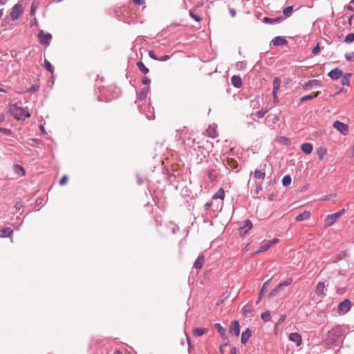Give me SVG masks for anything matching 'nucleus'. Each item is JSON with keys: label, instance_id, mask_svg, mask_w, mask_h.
<instances>
[{"label": "nucleus", "instance_id": "f257e3e1", "mask_svg": "<svg viewBox=\"0 0 354 354\" xmlns=\"http://www.w3.org/2000/svg\"><path fill=\"white\" fill-rule=\"evenodd\" d=\"M10 113L18 120H25L30 116L26 109L18 106L17 104H11L9 107Z\"/></svg>", "mask_w": 354, "mask_h": 354}, {"label": "nucleus", "instance_id": "f03ea898", "mask_svg": "<svg viewBox=\"0 0 354 354\" xmlns=\"http://www.w3.org/2000/svg\"><path fill=\"white\" fill-rule=\"evenodd\" d=\"M343 334L342 327L335 326L330 330L326 335V340L330 344H334Z\"/></svg>", "mask_w": 354, "mask_h": 354}, {"label": "nucleus", "instance_id": "7ed1b4c3", "mask_svg": "<svg viewBox=\"0 0 354 354\" xmlns=\"http://www.w3.org/2000/svg\"><path fill=\"white\" fill-rule=\"evenodd\" d=\"M344 212V209H342L336 213L327 215V216L325 218V225L330 226L333 224H334L337 221V219L342 215Z\"/></svg>", "mask_w": 354, "mask_h": 354}, {"label": "nucleus", "instance_id": "20e7f679", "mask_svg": "<svg viewBox=\"0 0 354 354\" xmlns=\"http://www.w3.org/2000/svg\"><path fill=\"white\" fill-rule=\"evenodd\" d=\"M24 8L21 4H15L10 12V18L12 21H15L19 18V16L22 14Z\"/></svg>", "mask_w": 354, "mask_h": 354}, {"label": "nucleus", "instance_id": "39448f33", "mask_svg": "<svg viewBox=\"0 0 354 354\" xmlns=\"http://www.w3.org/2000/svg\"><path fill=\"white\" fill-rule=\"evenodd\" d=\"M38 39L41 44L49 45L52 39V35L50 33H44L43 30H40L38 33Z\"/></svg>", "mask_w": 354, "mask_h": 354}, {"label": "nucleus", "instance_id": "423d86ee", "mask_svg": "<svg viewBox=\"0 0 354 354\" xmlns=\"http://www.w3.org/2000/svg\"><path fill=\"white\" fill-rule=\"evenodd\" d=\"M351 307V302L348 299H344L338 304V310L342 314L347 313L350 310Z\"/></svg>", "mask_w": 354, "mask_h": 354}, {"label": "nucleus", "instance_id": "0eeeda50", "mask_svg": "<svg viewBox=\"0 0 354 354\" xmlns=\"http://www.w3.org/2000/svg\"><path fill=\"white\" fill-rule=\"evenodd\" d=\"M333 127L339 131L342 135H346L348 133V127L347 124L338 120L334 122Z\"/></svg>", "mask_w": 354, "mask_h": 354}, {"label": "nucleus", "instance_id": "6e6552de", "mask_svg": "<svg viewBox=\"0 0 354 354\" xmlns=\"http://www.w3.org/2000/svg\"><path fill=\"white\" fill-rule=\"evenodd\" d=\"M289 340L296 344L297 346H299L302 342V338L298 333H292L289 335Z\"/></svg>", "mask_w": 354, "mask_h": 354}, {"label": "nucleus", "instance_id": "1a4fd4ad", "mask_svg": "<svg viewBox=\"0 0 354 354\" xmlns=\"http://www.w3.org/2000/svg\"><path fill=\"white\" fill-rule=\"evenodd\" d=\"M320 86V81L318 80H311L306 82L303 85V88L304 90H308L310 88H312L313 87H317Z\"/></svg>", "mask_w": 354, "mask_h": 354}, {"label": "nucleus", "instance_id": "9d476101", "mask_svg": "<svg viewBox=\"0 0 354 354\" xmlns=\"http://www.w3.org/2000/svg\"><path fill=\"white\" fill-rule=\"evenodd\" d=\"M252 227V223L250 220L245 221V224L243 226L239 228V232L241 235L246 234L248 231Z\"/></svg>", "mask_w": 354, "mask_h": 354}, {"label": "nucleus", "instance_id": "9b49d317", "mask_svg": "<svg viewBox=\"0 0 354 354\" xmlns=\"http://www.w3.org/2000/svg\"><path fill=\"white\" fill-rule=\"evenodd\" d=\"M328 77H330L332 80H338L342 75V71L338 68H335L330 71L328 74Z\"/></svg>", "mask_w": 354, "mask_h": 354}, {"label": "nucleus", "instance_id": "f8f14e48", "mask_svg": "<svg viewBox=\"0 0 354 354\" xmlns=\"http://www.w3.org/2000/svg\"><path fill=\"white\" fill-rule=\"evenodd\" d=\"M230 333H234L235 335L239 336L240 333L239 324L238 321H233L231 323L230 328Z\"/></svg>", "mask_w": 354, "mask_h": 354}, {"label": "nucleus", "instance_id": "ddd939ff", "mask_svg": "<svg viewBox=\"0 0 354 354\" xmlns=\"http://www.w3.org/2000/svg\"><path fill=\"white\" fill-rule=\"evenodd\" d=\"M272 42L274 46H278L287 44V40L285 37L277 36L272 39Z\"/></svg>", "mask_w": 354, "mask_h": 354}, {"label": "nucleus", "instance_id": "4468645a", "mask_svg": "<svg viewBox=\"0 0 354 354\" xmlns=\"http://www.w3.org/2000/svg\"><path fill=\"white\" fill-rule=\"evenodd\" d=\"M324 290L325 283L324 282H319L316 286L315 293L318 296H325Z\"/></svg>", "mask_w": 354, "mask_h": 354}, {"label": "nucleus", "instance_id": "2eb2a0df", "mask_svg": "<svg viewBox=\"0 0 354 354\" xmlns=\"http://www.w3.org/2000/svg\"><path fill=\"white\" fill-rule=\"evenodd\" d=\"M204 259L205 257L203 254L198 255L194 263V267L197 270L201 269L203 265Z\"/></svg>", "mask_w": 354, "mask_h": 354}, {"label": "nucleus", "instance_id": "dca6fc26", "mask_svg": "<svg viewBox=\"0 0 354 354\" xmlns=\"http://www.w3.org/2000/svg\"><path fill=\"white\" fill-rule=\"evenodd\" d=\"M252 332L249 328L245 330L241 334V343L245 344L251 337Z\"/></svg>", "mask_w": 354, "mask_h": 354}, {"label": "nucleus", "instance_id": "f3484780", "mask_svg": "<svg viewBox=\"0 0 354 354\" xmlns=\"http://www.w3.org/2000/svg\"><path fill=\"white\" fill-rule=\"evenodd\" d=\"M310 216V213L308 211H304L300 214H299L296 217H295V221H304V220H306L308 218H309Z\"/></svg>", "mask_w": 354, "mask_h": 354}, {"label": "nucleus", "instance_id": "a211bd4d", "mask_svg": "<svg viewBox=\"0 0 354 354\" xmlns=\"http://www.w3.org/2000/svg\"><path fill=\"white\" fill-rule=\"evenodd\" d=\"M231 82L236 88H240L242 85V80L239 76L233 75L231 78Z\"/></svg>", "mask_w": 354, "mask_h": 354}, {"label": "nucleus", "instance_id": "6ab92c4d", "mask_svg": "<svg viewBox=\"0 0 354 354\" xmlns=\"http://www.w3.org/2000/svg\"><path fill=\"white\" fill-rule=\"evenodd\" d=\"M301 149L306 154H310L313 151V145L309 142L303 143L301 145Z\"/></svg>", "mask_w": 354, "mask_h": 354}, {"label": "nucleus", "instance_id": "aec40b11", "mask_svg": "<svg viewBox=\"0 0 354 354\" xmlns=\"http://www.w3.org/2000/svg\"><path fill=\"white\" fill-rule=\"evenodd\" d=\"M270 243L268 242V241H265L258 249L257 251L254 252V254H258V253H262L266 251H267L270 248Z\"/></svg>", "mask_w": 354, "mask_h": 354}, {"label": "nucleus", "instance_id": "412c9836", "mask_svg": "<svg viewBox=\"0 0 354 354\" xmlns=\"http://www.w3.org/2000/svg\"><path fill=\"white\" fill-rule=\"evenodd\" d=\"M267 120L269 125H274L279 120V117L277 114H270L267 117Z\"/></svg>", "mask_w": 354, "mask_h": 354}, {"label": "nucleus", "instance_id": "4be33fe9", "mask_svg": "<svg viewBox=\"0 0 354 354\" xmlns=\"http://www.w3.org/2000/svg\"><path fill=\"white\" fill-rule=\"evenodd\" d=\"M272 85H273L272 93H277V91H279L280 86H281L280 78L278 77H274V79L273 80Z\"/></svg>", "mask_w": 354, "mask_h": 354}, {"label": "nucleus", "instance_id": "5701e85b", "mask_svg": "<svg viewBox=\"0 0 354 354\" xmlns=\"http://www.w3.org/2000/svg\"><path fill=\"white\" fill-rule=\"evenodd\" d=\"M214 327L223 338H226V330L219 323L215 324Z\"/></svg>", "mask_w": 354, "mask_h": 354}, {"label": "nucleus", "instance_id": "b1692460", "mask_svg": "<svg viewBox=\"0 0 354 354\" xmlns=\"http://www.w3.org/2000/svg\"><path fill=\"white\" fill-rule=\"evenodd\" d=\"M13 169L15 174H18L19 176H23L26 174L25 169L19 165H15Z\"/></svg>", "mask_w": 354, "mask_h": 354}, {"label": "nucleus", "instance_id": "393cba45", "mask_svg": "<svg viewBox=\"0 0 354 354\" xmlns=\"http://www.w3.org/2000/svg\"><path fill=\"white\" fill-rule=\"evenodd\" d=\"M0 232L1 233L2 237H9L12 234L13 230L8 227H4L0 230Z\"/></svg>", "mask_w": 354, "mask_h": 354}, {"label": "nucleus", "instance_id": "a878e982", "mask_svg": "<svg viewBox=\"0 0 354 354\" xmlns=\"http://www.w3.org/2000/svg\"><path fill=\"white\" fill-rule=\"evenodd\" d=\"M327 153V149L324 147H319L317 149V153L320 160H323Z\"/></svg>", "mask_w": 354, "mask_h": 354}, {"label": "nucleus", "instance_id": "bb28decb", "mask_svg": "<svg viewBox=\"0 0 354 354\" xmlns=\"http://www.w3.org/2000/svg\"><path fill=\"white\" fill-rule=\"evenodd\" d=\"M207 329L204 328H195L193 330L194 335L196 337H201L207 332Z\"/></svg>", "mask_w": 354, "mask_h": 354}, {"label": "nucleus", "instance_id": "cd10ccee", "mask_svg": "<svg viewBox=\"0 0 354 354\" xmlns=\"http://www.w3.org/2000/svg\"><path fill=\"white\" fill-rule=\"evenodd\" d=\"M149 91V87L142 88L141 91L139 93L140 100H145L148 95Z\"/></svg>", "mask_w": 354, "mask_h": 354}, {"label": "nucleus", "instance_id": "c85d7f7f", "mask_svg": "<svg viewBox=\"0 0 354 354\" xmlns=\"http://www.w3.org/2000/svg\"><path fill=\"white\" fill-rule=\"evenodd\" d=\"M225 196V192L223 189L220 188L214 195L213 198L214 199H223Z\"/></svg>", "mask_w": 354, "mask_h": 354}, {"label": "nucleus", "instance_id": "c756f323", "mask_svg": "<svg viewBox=\"0 0 354 354\" xmlns=\"http://www.w3.org/2000/svg\"><path fill=\"white\" fill-rule=\"evenodd\" d=\"M254 176L257 179H264L266 177V173L262 170L255 169L254 171Z\"/></svg>", "mask_w": 354, "mask_h": 354}, {"label": "nucleus", "instance_id": "7c9ffc66", "mask_svg": "<svg viewBox=\"0 0 354 354\" xmlns=\"http://www.w3.org/2000/svg\"><path fill=\"white\" fill-rule=\"evenodd\" d=\"M319 95V92L315 93L313 95H306L300 98V102H303L306 100H310L317 97Z\"/></svg>", "mask_w": 354, "mask_h": 354}, {"label": "nucleus", "instance_id": "2f4dec72", "mask_svg": "<svg viewBox=\"0 0 354 354\" xmlns=\"http://www.w3.org/2000/svg\"><path fill=\"white\" fill-rule=\"evenodd\" d=\"M137 66L139 68V70L144 74H147L149 73V68L145 66V65L143 64V62H138Z\"/></svg>", "mask_w": 354, "mask_h": 354}, {"label": "nucleus", "instance_id": "473e14b6", "mask_svg": "<svg viewBox=\"0 0 354 354\" xmlns=\"http://www.w3.org/2000/svg\"><path fill=\"white\" fill-rule=\"evenodd\" d=\"M291 177L290 175H286L283 177L282 184L283 186L286 187L291 183Z\"/></svg>", "mask_w": 354, "mask_h": 354}, {"label": "nucleus", "instance_id": "72a5a7b5", "mask_svg": "<svg viewBox=\"0 0 354 354\" xmlns=\"http://www.w3.org/2000/svg\"><path fill=\"white\" fill-rule=\"evenodd\" d=\"M262 320L265 322L270 321L271 316L269 311H266L261 314V316Z\"/></svg>", "mask_w": 354, "mask_h": 354}, {"label": "nucleus", "instance_id": "f704fd0d", "mask_svg": "<svg viewBox=\"0 0 354 354\" xmlns=\"http://www.w3.org/2000/svg\"><path fill=\"white\" fill-rule=\"evenodd\" d=\"M292 10H293L292 6H288L283 10V14L286 17H289V16H290V15L292 12Z\"/></svg>", "mask_w": 354, "mask_h": 354}, {"label": "nucleus", "instance_id": "c9c22d12", "mask_svg": "<svg viewBox=\"0 0 354 354\" xmlns=\"http://www.w3.org/2000/svg\"><path fill=\"white\" fill-rule=\"evenodd\" d=\"M354 41V33L348 34L345 38L344 41L347 44H351Z\"/></svg>", "mask_w": 354, "mask_h": 354}, {"label": "nucleus", "instance_id": "e433bc0d", "mask_svg": "<svg viewBox=\"0 0 354 354\" xmlns=\"http://www.w3.org/2000/svg\"><path fill=\"white\" fill-rule=\"evenodd\" d=\"M351 75V73H346L344 75V76L343 77V78L342 79V84L343 85H346L348 86V84H349V81H348V77Z\"/></svg>", "mask_w": 354, "mask_h": 354}, {"label": "nucleus", "instance_id": "4c0bfd02", "mask_svg": "<svg viewBox=\"0 0 354 354\" xmlns=\"http://www.w3.org/2000/svg\"><path fill=\"white\" fill-rule=\"evenodd\" d=\"M44 66H45L46 69L48 71H49L50 73L53 72V66H52L51 64L47 59L44 60Z\"/></svg>", "mask_w": 354, "mask_h": 354}, {"label": "nucleus", "instance_id": "58836bf2", "mask_svg": "<svg viewBox=\"0 0 354 354\" xmlns=\"http://www.w3.org/2000/svg\"><path fill=\"white\" fill-rule=\"evenodd\" d=\"M189 16L197 22H199L202 20V18L200 16L194 14L192 10L189 11Z\"/></svg>", "mask_w": 354, "mask_h": 354}, {"label": "nucleus", "instance_id": "ea45409f", "mask_svg": "<svg viewBox=\"0 0 354 354\" xmlns=\"http://www.w3.org/2000/svg\"><path fill=\"white\" fill-rule=\"evenodd\" d=\"M267 110H264L263 109H261V110L258 111L257 113H256V116L258 118H262L265 116V115L267 113Z\"/></svg>", "mask_w": 354, "mask_h": 354}, {"label": "nucleus", "instance_id": "a19ab883", "mask_svg": "<svg viewBox=\"0 0 354 354\" xmlns=\"http://www.w3.org/2000/svg\"><path fill=\"white\" fill-rule=\"evenodd\" d=\"M207 133L209 137L214 138L216 136V130L214 128L209 127L207 129Z\"/></svg>", "mask_w": 354, "mask_h": 354}, {"label": "nucleus", "instance_id": "79ce46f5", "mask_svg": "<svg viewBox=\"0 0 354 354\" xmlns=\"http://www.w3.org/2000/svg\"><path fill=\"white\" fill-rule=\"evenodd\" d=\"M39 85L35 84L32 85L31 87L29 88L26 91L28 93L36 92L39 90Z\"/></svg>", "mask_w": 354, "mask_h": 354}, {"label": "nucleus", "instance_id": "37998d69", "mask_svg": "<svg viewBox=\"0 0 354 354\" xmlns=\"http://www.w3.org/2000/svg\"><path fill=\"white\" fill-rule=\"evenodd\" d=\"M279 19V18L272 19V18H270V17H265L263 18V21L267 22V23H270V24H272V23L278 21Z\"/></svg>", "mask_w": 354, "mask_h": 354}, {"label": "nucleus", "instance_id": "c03bdc74", "mask_svg": "<svg viewBox=\"0 0 354 354\" xmlns=\"http://www.w3.org/2000/svg\"><path fill=\"white\" fill-rule=\"evenodd\" d=\"M0 132L3 133L7 136H10L12 134V131L10 129H7V128L0 127Z\"/></svg>", "mask_w": 354, "mask_h": 354}, {"label": "nucleus", "instance_id": "a18cd8bd", "mask_svg": "<svg viewBox=\"0 0 354 354\" xmlns=\"http://www.w3.org/2000/svg\"><path fill=\"white\" fill-rule=\"evenodd\" d=\"M279 292V290L275 287L268 295V297L270 298H272L277 295V294Z\"/></svg>", "mask_w": 354, "mask_h": 354}, {"label": "nucleus", "instance_id": "49530a36", "mask_svg": "<svg viewBox=\"0 0 354 354\" xmlns=\"http://www.w3.org/2000/svg\"><path fill=\"white\" fill-rule=\"evenodd\" d=\"M36 206H44L45 204L44 198H38L35 201Z\"/></svg>", "mask_w": 354, "mask_h": 354}, {"label": "nucleus", "instance_id": "de8ad7c7", "mask_svg": "<svg viewBox=\"0 0 354 354\" xmlns=\"http://www.w3.org/2000/svg\"><path fill=\"white\" fill-rule=\"evenodd\" d=\"M319 51H320L319 44L317 43L316 44V46L313 48L312 53L313 55H317V54H318L319 53Z\"/></svg>", "mask_w": 354, "mask_h": 354}, {"label": "nucleus", "instance_id": "09e8293b", "mask_svg": "<svg viewBox=\"0 0 354 354\" xmlns=\"http://www.w3.org/2000/svg\"><path fill=\"white\" fill-rule=\"evenodd\" d=\"M67 181H68V177H67V176L64 175L59 180V185L62 186V185H64L67 183Z\"/></svg>", "mask_w": 354, "mask_h": 354}, {"label": "nucleus", "instance_id": "8fccbe9b", "mask_svg": "<svg viewBox=\"0 0 354 354\" xmlns=\"http://www.w3.org/2000/svg\"><path fill=\"white\" fill-rule=\"evenodd\" d=\"M345 59L347 60V61H351L354 59V52L353 53H346L345 55Z\"/></svg>", "mask_w": 354, "mask_h": 354}, {"label": "nucleus", "instance_id": "3c124183", "mask_svg": "<svg viewBox=\"0 0 354 354\" xmlns=\"http://www.w3.org/2000/svg\"><path fill=\"white\" fill-rule=\"evenodd\" d=\"M242 310H243V313L244 315H246V314H248V313L251 312V308H250V307L249 306L245 305V306H244L243 307Z\"/></svg>", "mask_w": 354, "mask_h": 354}, {"label": "nucleus", "instance_id": "603ef678", "mask_svg": "<svg viewBox=\"0 0 354 354\" xmlns=\"http://www.w3.org/2000/svg\"><path fill=\"white\" fill-rule=\"evenodd\" d=\"M292 282V278H288L286 281H284L283 282H282V285L284 286V287H286V286H290Z\"/></svg>", "mask_w": 354, "mask_h": 354}, {"label": "nucleus", "instance_id": "864d4df0", "mask_svg": "<svg viewBox=\"0 0 354 354\" xmlns=\"http://www.w3.org/2000/svg\"><path fill=\"white\" fill-rule=\"evenodd\" d=\"M149 56L154 60H158V57L156 55L155 53L153 50H150L149 52Z\"/></svg>", "mask_w": 354, "mask_h": 354}, {"label": "nucleus", "instance_id": "5fc2aeb1", "mask_svg": "<svg viewBox=\"0 0 354 354\" xmlns=\"http://www.w3.org/2000/svg\"><path fill=\"white\" fill-rule=\"evenodd\" d=\"M150 82H151V80L147 76L144 77L142 80V84H145V85L149 84L150 83Z\"/></svg>", "mask_w": 354, "mask_h": 354}, {"label": "nucleus", "instance_id": "6e6d98bb", "mask_svg": "<svg viewBox=\"0 0 354 354\" xmlns=\"http://www.w3.org/2000/svg\"><path fill=\"white\" fill-rule=\"evenodd\" d=\"M169 55H164V56H162V57H158V61H160V62H165V61H167L169 59Z\"/></svg>", "mask_w": 354, "mask_h": 354}, {"label": "nucleus", "instance_id": "4d7b16f0", "mask_svg": "<svg viewBox=\"0 0 354 354\" xmlns=\"http://www.w3.org/2000/svg\"><path fill=\"white\" fill-rule=\"evenodd\" d=\"M35 10H36V7L35 6V3L32 2L31 4V8H30V12L31 16H33L35 15Z\"/></svg>", "mask_w": 354, "mask_h": 354}, {"label": "nucleus", "instance_id": "13d9d810", "mask_svg": "<svg viewBox=\"0 0 354 354\" xmlns=\"http://www.w3.org/2000/svg\"><path fill=\"white\" fill-rule=\"evenodd\" d=\"M263 296V289H261V291H260L259 295V297H258V299L256 301V304H258L261 301Z\"/></svg>", "mask_w": 354, "mask_h": 354}, {"label": "nucleus", "instance_id": "bf43d9fd", "mask_svg": "<svg viewBox=\"0 0 354 354\" xmlns=\"http://www.w3.org/2000/svg\"><path fill=\"white\" fill-rule=\"evenodd\" d=\"M23 207V203L21 201L17 202L15 204V207L17 209H21Z\"/></svg>", "mask_w": 354, "mask_h": 354}, {"label": "nucleus", "instance_id": "052dcab7", "mask_svg": "<svg viewBox=\"0 0 354 354\" xmlns=\"http://www.w3.org/2000/svg\"><path fill=\"white\" fill-rule=\"evenodd\" d=\"M213 172L214 171L213 170H209L208 171V176L211 178V179H214L216 178V176H214L213 174Z\"/></svg>", "mask_w": 354, "mask_h": 354}, {"label": "nucleus", "instance_id": "680f3d73", "mask_svg": "<svg viewBox=\"0 0 354 354\" xmlns=\"http://www.w3.org/2000/svg\"><path fill=\"white\" fill-rule=\"evenodd\" d=\"M277 93H272V95H273V101L274 103H277L279 102V98L277 97Z\"/></svg>", "mask_w": 354, "mask_h": 354}, {"label": "nucleus", "instance_id": "e2e57ef3", "mask_svg": "<svg viewBox=\"0 0 354 354\" xmlns=\"http://www.w3.org/2000/svg\"><path fill=\"white\" fill-rule=\"evenodd\" d=\"M229 12L232 17L236 16V10L234 8H230Z\"/></svg>", "mask_w": 354, "mask_h": 354}, {"label": "nucleus", "instance_id": "0e129e2a", "mask_svg": "<svg viewBox=\"0 0 354 354\" xmlns=\"http://www.w3.org/2000/svg\"><path fill=\"white\" fill-rule=\"evenodd\" d=\"M262 190V187L261 185H257L255 188V193L258 194L260 191Z\"/></svg>", "mask_w": 354, "mask_h": 354}, {"label": "nucleus", "instance_id": "69168bd1", "mask_svg": "<svg viewBox=\"0 0 354 354\" xmlns=\"http://www.w3.org/2000/svg\"><path fill=\"white\" fill-rule=\"evenodd\" d=\"M133 1L137 5H142L145 3V0H133Z\"/></svg>", "mask_w": 354, "mask_h": 354}, {"label": "nucleus", "instance_id": "338daca9", "mask_svg": "<svg viewBox=\"0 0 354 354\" xmlns=\"http://www.w3.org/2000/svg\"><path fill=\"white\" fill-rule=\"evenodd\" d=\"M278 241H279V239L277 238H274L272 240L268 241V242H270V246L277 243Z\"/></svg>", "mask_w": 354, "mask_h": 354}, {"label": "nucleus", "instance_id": "774afa93", "mask_svg": "<svg viewBox=\"0 0 354 354\" xmlns=\"http://www.w3.org/2000/svg\"><path fill=\"white\" fill-rule=\"evenodd\" d=\"M271 279H269L268 281H266L263 284V286L261 288V289H263V292H264V290H266V286H268V284L269 283V282L270 281Z\"/></svg>", "mask_w": 354, "mask_h": 354}]
</instances>
